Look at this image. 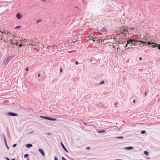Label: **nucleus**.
<instances>
[{"label": "nucleus", "instance_id": "1", "mask_svg": "<svg viewBox=\"0 0 160 160\" xmlns=\"http://www.w3.org/2000/svg\"><path fill=\"white\" fill-rule=\"evenodd\" d=\"M147 44H148V45H151V47L153 48L158 47V48L160 50V45L153 42L152 43L150 42H148L147 43L146 42V43H145V45L147 46ZM144 45L143 44V46Z\"/></svg>", "mask_w": 160, "mask_h": 160}, {"label": "nucleus", "instance_id": "2", "mask_svg": "<svg viewBox=\"0 0 160 160\" xmlns=\"http://www.w3.org/2000/svg\"><path fill=\"white\" fill-rule=\"evenodd\" d=\"M140 42L141 43L144 44V45H145V43H146L145 42H144L143 41H138L135 39H129L127 41V44H132L133 43V42Z\"/></svg>", "mask_w": 160, "mask_h": 160}, {"label": "nucleus", "instance_id": "3", "mask_svg": "<svg viewBox=\"0 0 160 160\" xmlns=\"http://www.w3.org/2000/svg\"><path fill=\"white\" fill-rule=\"evenodd\" d=\"M119 32L123 34L126 33L127 32V28H126L124 26H122L120 28Z\"/></svg>", "mask_w": 160, "mask_h": 160}, {"label": "nucleus", "instance_id": "4", "mask_svg": "<svg viewBox=\"0 0 160 160\" xmlns=\"http://www.w3.org/2000/svg\"><path fill=\"white\" fill-rule=\"evenodd\" d=\"M2 136H3V139H4V142H5V146H6V147H7V148L8 149H9V148L8 147V145L7 144V140H6V137L5 136V134L4 133H3L2 134Z\"/></svg>", "mask_w": 160, "mask_h": 160}, {"label": "nucleus", "instance_id": "5", "mask_svg": "<svg viewBox=\"0 0 160 160\" xmlns=\"http://www.w3.org/2000/svg\"><path fill=\"white\" fill-rule=\"evenodd\" d=\"M7 114L12 116H16L18 115L17 113L12 112H8Z\"/></svg>", "mask_w": 160, "mask_h": 160}, {"label": "nucleus", "instance_id": "6", "mask_svg": "<svg viewBox=\"0 0 160 160\" xmlns=\"http://www.w3.org/2000/svg\"><path fill=\"white\" fill-rule=\"evenodd\" d=\"M12 58V56H7L6 58V61H5V63H8L9 61L10 60V59H11Z\"/></svg>", "mask_w": 160, "mask_h": 160}, {"label": "nucleus", "instance_id": "7", "mask_svg": "<svg viewBox=\"0 0 160 160\" xmlns=\"http://www.w3.org/2000/svg\"><path fill=\"white\" fill-rule=\"evenodd\" d=\"M88 37L89 38V39H92V38H93V41H96L97 42V41H98V37H93V36H88Z\"/></svg>", "mask_w": 160, "mask_h": 160}, {"label": "nucleus", "instance_id": "8", "mask_svg": "<svg viewBox=\"0 0 160 160\" xmlns=\"http://www.w3.org/2000/svg\"><path fill=\"white\" fill-rule=\"evenodd\" d=\"M38 151L40 152L43 156H45V154L43 150L41 148L38 149Z\"/></svg>", "mask_w": 160, "mask_h": 160}, {"label": "nucleus", "instance_id": "9", "mask_svg": "<svg viewBox=\"0 0 160 160\" xmlns=\"http://www.w3.org/2000/svg\"><path fill=\"white\" fill-rule=\"evenodd\" d=\"M61 144L62 147V148H63V149L66 152H68V150L67 149V148H66L65 147V146L62 143V142H61Z\"/></svg>", "mask_w": 160, "mask_h": 160}, {"label": "nucleus", "instance_id": "10", "mask_svg": "<svg viewBox=\"0 0 160 160\" xmlns=\"http://www.w3.org/2000/svg\"><path fill=\"white\" fill-rule=\"evenodd\" d=\"M124 148L125 149H126V150H129L133 149L134 148H133V147H132V146H129V147H126L125 148Z\"/></svg>", "mask_w": 160, "mask_h": 160}, {"label": "nucleus", "instance_id": "11", "mask_svg": "<svg viewBox=\"0 0 160 160\" xmlns=\"http://www.w3.org/2000/svg\"><path fill=\"white\" fill-rule=\"evenodd\" d=\"M47 120H50V121H55L57 120V119L56 118H51L48 117Z\"/></svg>", "mask_w": 160, "mask_h": 160}, {"label": "nucleus", "instance_id": "12", "mask_svg": "<svg viewBox=\"0 0 160 160\" xmlns=\"http://www.w3.org/2000/svg\"><path fill=\"white\" fill-rule=\"evenodd\" d=\"M16 17L18 19H19L21 18L22 15L18 13L16 15Z\"/></svg>", "mask_w": 160, "mask_h": 160}, {"label": "nucleus", "instance_id": "13", "mask_svg": "<svg viewBox=\"0 0 160 160\" xmlns=\"http://www.w3.org/2000/svg\"><path fill=\"white\" fill-rule=\"evenodd\" d=\"M32 146V145L31 144H27L26 145V147L28 148H31Z\"/></svg>", "mask_w": 160, "mask_h": 160}, {"label": "nucleus", "instance_id": "14", "mask_svg": "<svg viewBox=\"0 0 160 160\" xmlns=\"http://www.w3.org/2000/svg\"><path fill=\"white\" fill-rule=\"evenodd\" d=\"M101 31L102 32H107V30L105 28L103 27L101 30Z\"/></svg>", "mask_w": 160, "mask_h": 160}, {"label": "nucleus", "instance_id": "15", "mask_svg": "<svg viewBox=\"0 0 160 160\" xmlns=\"http://www.w3.org/2000/svg\"><path fill=\"white\" fill-rule=\"evenodd\" d=\"M105 131V130H102L98 131V133H101L104 132Z\"/></svg>", "mask_w": 160, "mask_h": 160}, {"label": "nucleus", "instance_id": "16", "mask_svg": "<svg viewBox=\"0 0 160 160\" xmlns=\"http://www.w3.org/2000/svg\"><path fill=\"white\" fill-rule=\"evenodd\" d=\"M40 117L41 118H44V119H46L47 120V118H48V117L44 116H40Z\"/></svg>", "mask_w": 160, "mask_h": 160}, {"label": "nucleus", "instance_id": "17", "mask_svg": "<svg viewBox=\"0 0 160 160\" xmlns=\"http://www.w3.org/2000/svg\"><path fill=\"white\" fill-rule=\"evenodd\" d=\"M144 153L146 156H148L149 155V152L147 151H144Z\"/></svg>", "mask_w": 160, "mask_h": 160}, {"label": "nucleus", "instance_id": "18", "mask_svg": "<svg viewBox=\"0 0 160 160\" xmlns=\"http://www.w3.org/2000/svg\"><path fill=\"white\" fill-rule=\"evenodd\" d=\"M115 138L117 139H122L123 138V137L122 136H119L116 137Z\"/></svg>", "mask_w": 160, "mask_h": 160}, {"label": "nucleus", "instance_id": "19", "mask_svg": "<svg viewBox=\"0 0 160 160\" xmlns=\"http://www.w3.org/2000/svg\"><path fill=\"white\" fill-rule=\"evenodd\" d=\"M102 41H103L102 39H98V41H97V42H102Z\"/></svg>", "mask_w": 160, "mask_h": 160}, {"label": "nucleus", "instance_id": "20", "mask_svg": "<svg viewBox=\"0 0 160 160\" xmlns=\"http://www.w3.org/2000/svg\"><path fill=\"white\" fill-rule=\"evenodd\" d=\"M21 26H17L15 28V29H18L20 28H21Z\"/></svg>", "mask_w": 160, "mask_h": 160}, {"label": "nucleus", "instance_id": "21", "mask_svg": "<svg viewBox=\"0 0 160 160\" xmlns=\"http://www.w3.org/2000/svg\"><path fill=\"white\" fill-rule=\"evenodd\" d=\"M146 132V131L145 130H142L141 131V133L142 134H144Z\"/></svg>", "mask_w": 160, "mask_h": 160}, {"label": "nucleus", "instance_id": "22", "mask_svg": "<svg viewBox=\"0 0 160 160\" xmlns=\"http://www.w3.org/2000/svg\"><path fill=\"white\" fill-rule=\"evenodd\" d=\"M29 156V155L28 154H25L24 155V158H26L28 157Z\"/></svg>", "mask_w": 160, "mask_h": 160}, {"label": "nucleus", "instance_id": "23", "mask_svg": "<svg viewBox=\"0 0 160 160\" xmlns=\"http://www.w3.org/2000/svg\"><path fill=\"white\" fill-rule=\"evenodd\" d=\"M17 145V144H14L13 145V146H12V147H13V148H14V147H16V146Z\"/></svg>", "mask_w": 160, "mask_h": 160}, {"label": "nucleus", "instance_id": "24", "mask_svg": "<svg viewBox=\"0 0 160 160\" xmlns=\"http://www.w3.org/2000/svg\"><path fill=\"white\" fill-rule=\"evenodd\" d=\"M104 81L103 80L100 82V84H103L104 83Z\"/></svg>", "mask_w": 160, "mask_h": 160}, {"label": "nucleus", "instance_id": "25", "mask_svg": "<svg viewBox=\"0 0 160 160\" xmlns=\"http://www.w3.org/2000/svg\"><path fill=\"white\" fill-rule=\"evenodd\" d=\"M62 160H67L64 157H62Z\"/></svg>", "mask_w": 160, "mask_h": 160}, {"label": "nucleus", "instance_id": "26", "mask_svg": "<svg viewBox=\"0 0 160 160\" xmlns=\"http://www.w3.org/2000/svg\"><path fill=\"white\" fill-rule=\"evenodd\" d=\"M6 61H5L2 64H7L8 63H5Z\"/></svg>", "mask_w": 160, "mask_h": 160}, {"label": "nucleus", "instance_id": "27", "mask_svg": "<svg viewBox=\"0 0 160 160\" xmlns=\"http://www.w3.org/2000/svg\"><path fill=\"white\" fill-rule=\"evenodd\" d=\"M33 132H34V131H31L29 133V134H32L33 133Z\"/></svg>", "mask_w": 160, "mask_h": 160}, {"label": "nucleus", "instance_id": "28", "mask_svg": "<svg viewBox=\"0 0 160 160\" xmlns=\"http://www.w3.org/2000/svg\"><path fill=\"white\" fill-rule=\"evenodd\" d=\"M41 20L40 19V20H37L36 21V22L37 23H38V22H41Z\"/></svg>", "mask_w": 160, "mask_h": 160}, {"label": "nucleus", "instance_id": "29", "mask_svg": "<svg viewBox=\"0 0 160 160\" xmlns=\"http://www.w3.org/2000/svg\"><path fill=\"white\" fill-rule=\"evenodd\" d=\"M137 42H133V43H134L133 45L135 46V44H136Z\"/></svg>", "mask_w": 160, "mask_h": 160}, {"label": "nucleus", "instance_id": "30", "mask_svg": "<svg viewBox=\"0 0 160 160\" xmlns=\"http://www.w3.org/2000/svg\"><path fill=\"white\" fill-rule=\"evenodd\" d=\"M46 134L49 135H51V133H50V132H48V133H47Z\"/></svg>", "mask_w": 160, "mask_h": 160}, {"label": "nucleus", "instance_id": "31", "mask_svg": "<svg viewBox=\"0 0 160 160\" xmlns=\"http://www.w3.org/2000/svg\"><path fill=\"white\" fill-rule=\"evenodd\" d=\"M54 160H58V158H57L56 156L54 157Z\"/></svg>", "mask_w": 160, "mask_h": 160}, {"label": "nucleus", "instance_id": "32", "mask_svg": "<svg viewBox=\"0 0 160 160\" xmlns=\"http://www.w3.org/2000/svg\"><path fill=\"white\" fill-rule=\"evenodd\" d=\"M28 67L26 69H25V70L26 71H28Z\"/></svg>", "mask_w": 160, "mask_h": 160}, {"label": "nucleus", "instance_id": "33", "mask_svg": "<svg viewBox=\"0 0 160 160\" xmlns=\"http://www.w3.org/2000/svg\"><path fill=\"white\" fill-rule=\"evenodd\" d=\"M131 45L130 46L128 47V48H127V49H131L132 48V47H131Z\"/></svg>", "mask_w": 160, "mask_h": 160}, {"label": "nucleus", "instance_id": "34", "mask_svg": "<svg viewBox=\"0 0 160 160\" xmlns=\"http://www.w3.org/2000/svg\"><path fill=\"white\" fill-rule=\"evenodd\" d=\"M90 149V147H88L86 148V149H88V150L89 149Z\"/></svg>", "mask_w": 160, "mask_h": 160}, {"label": "nucleus", "instance_id": "35", "mask_svg": "<svg viewBox=\"0 0 160 160\" xmlns=\"http://www.w3.org/2000/svg\"><path fill=\"white\" fill-rule=\"evenodd\" d=\"M129 44H127V43L126 44L125 46V48H126L128 47V45Z\"/></svg>", "mask_w": 160, "mask_h": 160}, {"label": "nucleus", "instance_id": "36", "mask_svg": "<svg viewBox=\"0 0 160 160\" xmlns=\"http://www.w3.org/2000/svg\"><path fill=\"white\" fill-rule=\"evenodd\" d=\"M75 63L76 65H78L79 64V63H78V61H76L75 62Z\"/></svg>", "mask_w": 160, "mask_h": 160}, {"label": "nucleus", "instance_id": "37", "mask_svg": "<svg viewBox=\"0 0 160 160\" xmlns=\"http://www.w3.org/2000/svg\"><path fill=\"white\" fill-rule=\"evenodd\" d=\"M6 158L7 160H10V159L8 158L7 157H6Z\"/></svg>", "mask_w": 160, "mask_h": 160}, {"label": "nucleus", "instance_id": "38", "mask_svg": "<svg viewBox=\"0 0 160 160\" xmlns=\"http://www.w3.org/2000/svg\"><path fill=\"white\" fill-rule=\"evenodd\" d=\"M29 44H30L31 45H32L33 46H36L35 45H34L33 44H31V43L30 42L29 43Z\"/></svg>", "mask_w": 160, "mask_h": 160}, {"label": "nucleus", "instance_id": "39", "mask_svg": "<svg viewBox=\"0 0 160 160\" xmlns=\"http://www.w3.org/2000/svg\"><path fill=\"white\" fill-rule=\"evenodd\" d=\"M135 101H136V100H135V99H134L133 100V102L134 103V102H135Z\"/></svg>", "mask_w": 160, "mask_h": 160}, {"label": "nucleus", "instance_id": "40", "mask_svg": "<svg viewBox=\"0 0 160 160\" xmlns=\"http://www.w3.org/2000/svg\"><path fill=\"white\" fill-rule=\"evenodd\" d=\"M115 160H122L121 159H116Z\"/></svg>", "mask_w": 160, "mask_h": 160}, {"label": "nucleus", "instance_id": "41", "mask_svg": "<svg viewBox=\"0 0 160 160\" xmlns=\"http://www.w3.org/2000/svg\"><path fill=\"white\" fill-rule=\"evenodd\" d=\"M139 59L140 60H141L142 59V57H140V58H139Z\"/></svg>", "mask_w": 160, "mask_h": 160}, {"label": "nucleus", "instance_id": "42", "mask_svg": "<svg viewBox=\"0 0 160 160\" xmlns=\"http://www.w3.org/2000/svg\"><path fill=\"white\" fill-rule=\"evenodd\" d=\"M144 93H145V96H146V95H147V93H146V92H145Z\"/></svg>", "mask_w": 160, "mask_h": 160}, {"label": "nucleus", "instance_id": "43", "mask_svg": "<svg viewBox=\"0 0 160 160\" xmlns=\"http://www.w3.org/2000/svg\"><path fill=\"white\" fill-rule=\"evenodd\" d=\"M40 74H39H39H38V77H39L40 76Z\"/></svg>", "mask_w": 160, "mask_h": 160}, {"label": "nucleus", "instance_id": "44", "mask_svg": "<svg viewBox=\"0 0 160 160\" xmlns=\"http://www.w3.org/2000/svg\"><path fill=\"white\" fill-rule=\"evenodd\" d=\"M60 71L61 72H62V68H60Z\"/></svg>", "mask_w": 160, "mask_h": 160}, {"label": "nucleus", "instance_id": "45", "mask_svg": "<svg viewBox=\"0 0 160 160\" xmlns=\"http://www.w3.org/2000/svg\"><path fill=\"white\" fill-rule=\"evenodd\" d=\"M84 125H86L87 124V123L86 122H84Z\"/></svg>", "mask_w": 160, "mask_h": 160}, {"label": "nucleus", "instance_id": "46", "mask_svg": "<svg viewBox=\"0 0 160 160\" xmlns=\"http://www.w3.org/2000/svg\"><path fill=\"white\" fill-rule=\"evenodd\" d=\"M11 160H15V158L12 159Z\"/></svg>", "mask_w": 160, "mask_h": 160}, {"label": "nucleus", "instance_id": "47", "mask_svg": "<svg viewBox=\"0 0 160 160\" xmlns=\"http://www.w3.org/2000/svg\"><path fill=\"white\" fill-rule=\"evenodd\" d=\"M22 46V45H20V47H21Z\"/></svg>", "mask_w": 160, "mask_h": 160}, {"label": "nucleus", "instance_id": "48", "mask_svg": "<svg viewBox=\"0 0 160 160\" xmlns=\"http://www.w3.org/2000/svg\"><path fill=\"white\" fill-rule=\"evenodd\" d=\"M133 29H133V28H132V30H133Z\"/></svg>", "mask_w": 160, "mask_h": 160}]
</instances>
